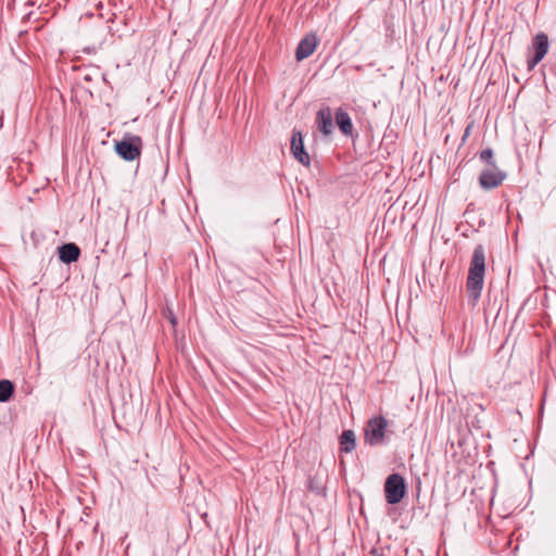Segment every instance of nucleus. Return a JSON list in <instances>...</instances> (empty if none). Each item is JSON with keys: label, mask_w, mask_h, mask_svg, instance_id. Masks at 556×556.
<instances>
[{"label": "nucleus", "mask_w": 556, "mask_h": 556, "mask_svg": "<svg viewBox=\"0 0 556 556\" xmlns=\"http://www.w3.org/2000/svg\"><path fill=\"white\" fill-rule=\"evenodd\" d=\"M485 275V248L478 244L471 255L468 276L466 279V292L469 302L476 306L483 289Z\"/></svg>", "instance_id": "nucleus-1"}, {"label": "nucleus", "mask_w": 556, "mask_h": 556, "mask_svg": "<svg viewBox=\"0 0 556 556\" xmlns=\"http://www.w3.org/2000/svg\"><path fill=\"white\" fill-rule=\"evenodd\" d=\"M388 420L378 415L367 420L364 427V442L369 446L384 445L389 441Z\"/></svg>", "instance_id": "nucleus-2"}, {"label": "nucleus", "mask_w": 556, "mask_h": 556, "mask_svg": "<svg viewBox=\"0 0 556 556\" xmlns=\"http://www.w3.org/2000/svg\"><path fill=\"white\" fill-rule=\"evenodd\" d=\"M143 148V141L140 136L125 134L122 140L114 142L115 153L127 162H132L140 157Z\"/></svg>", "instance_id": "nucleus-3"}, {"label": "nucleus", "mask_w": 556, "mask_h": 556, "mask_svg": "<svg viewBox=\"0 0 556 556\" xmlns=\"http://www.w3.org/2000/svg\"><path fill=\"white\" fill-rule=\"evenodd\" d=\"M384 497L390 505H396L407 494V483L404 477L397 472L389 475L384 481Z\"/></svg>", "instance_id": "nucleus-4"}, {"label": "nucleus", "mask_w": 556, "mask_h": 556, "mask_svg": "<svg viewBox=\"0 0 556 556\" xmlns=\"http://www.w3.org/2000/svg\"><path fill=\"white\" fill-rule=\"evenodd\" d=\"M549 48L548 37L545 33H539L532 40L533 56L527 60L528 71H532L547 54Z\"/></svg>", "instance_id": "nucleus-5"}, {"label": "nucleus", "mask_w": 556, "mask_h": 556, "mask_svg": "<svg viewBox=\"0 0 556 556\" xmlns=\"http://www.w3.org/2000/svg\"><path fill=\"white\" fill-rule=\"evenodd\" d=\"M507 174L498 166L485 167L479 176V185L484 190H492L500 187L506 179Z\"/></svg>", "instance_id": "nucleus-6"}, {"label": "nucleus", "mask_w": 556, "mask_h": 556, "mask_svg": "<svg viewBox=\"0 0 556 556\" xmlns=\"http://www.w3.org/2000/svg\"><path fill=\"white\" fill-rule=\"evenodd\" d=\"M290 150L293 157L302 165L308 167L311 157L304 148L303 135L301 130L293 129L291 135Z\"/></svg>", "instance_id": "nucleus-7"}, {"label": "nucleus", "mask_w": 556, "mask_h": 556, "mask_svg": "<svg viewBox=\"0 0 556 556\" xmlns=\"http://www.w3.org/2000/svg\"><path fill=\"white\" fill-rule=\"evenodd\" d=\"M318 45V39L315 34L309 33L302 38L295 50V60L301 62L312 55Z\"/></svg>", "instance_id": "nucleus-8"}, {"label": "nucleus", "mask_w": 556, "mask_h": 556, "mask_svg": "<svg viewBox=\"0 0 556 556\" xmlns=\"http://www.w3.org/2000/svg\"><path fill=\"white\" fill-rule=\"evenodd\" d=\"M317 129L324 135L329 136L333 130V121L332 113L329 106L321 108L317 114L315 119Z\"/></svg>", "instance_id": "nucleus-9"}, {"label": "nucleus", "mask_w": 556, "mask_h": 556, "mask_svg": "<svg viewBox=\"0 0 556 556\" xmlns=\"http://www.w3.org/2000/svg\"><path fill=\"white\" fill-rule=\"evenodd\" d=\"M80 248L74 242L63 243L58 248L59 260L64 264H72L79 260Z\"/></svg>", "instance_id": "nucleus-10"}, {"label": "nucleus", "mask_w": 556, "mask_h": 556, "mask_svg": "<svg viewBox=\"0 0 556 556\" xmlns=\"http://www.w3.org/2000/svg\"><path fill=\"white\" fill-rule=\"evenodd\" d=\"M336 124L339 127L340 131L344 136H352L353 135V124L352 119L346 111H344L342 108H339L336 113Z\"/></svg>", "instance_id": "nucleus-11"}, {"label": "nucleus", "mask_w": 556, "mask_h": 556, "mask_svg": "<svg viewBox=\"0 0 556 556\" xmlns=\"http://www.w3.org/2000/svg\"><path fill=\"white\" fill-rule=\"evenodd\" d=\"M356 447V437L353 430H344L340 435V451L351 453Z\"/></svg>", "instance_id": "nucleus-12"}, {"label": "nucleus", "mask_w": 556, "mask_h": 556, "mask_svg": "<svg viewBox=\"0 0 556 556\" xmlns=\"http://www.w3.org/2000/svg\"><path fill=\"white\" fill-rule=\"evenodd\" d=\"M14 393V383L10 380H0V402L5 403L10 401Z\"/></svg>", "instance_id": "nucleus-13"}, {"label": "nucleus", "mask_w": 556, "mask_h": 556, "mask_svg": "<svg viewBox=\"0 0 556 556\" xmlns=\"http://www.w3.org/2000/svg\"><path fill=\"white\" fill-rule=\"evenodd\" d=\"M479 160L485 164V167L497 166L494 160V152L491 148H486L479 153Z\"/></svg>", "instance_id": "nucleus-14"}, {"label": "nucleus", "mask_w": 556, "mask_h": 556, "mask_svg": "<svg viewBox=\"0 0 556 556\" xmlns=\"http://www.w3.org/2000/svg\"><path fill=\"white\" fill-rule=\"evenodd\" d=\"M307 488L318 495L325 494V486L318 481L317 477H309Z\"/></svg>", "instance_id": "nucleus-15"}, {"label": "nucleus", "mask_w": 556, "mask_h": 556, "mask_svg": "<svg viewBox=\"0 0 556 556\" xmlns=\"http://www.w3.org/2000/svg\"><path fill=\"white\" fill-rule=\"evenodd\" d=\"M472 127H473V122H471L470 124H468L466 126L463 138H462L463 142H465L466 139L470 136Z\"/></svg>", "instance_id": "nucleus-16"}, {"label": "nucleus", "mask_w": 556, "mask_h": 556, "mask_svg": "<svg viewBox=\"0 0 556 556\" xmlns=\"http://www.w3.org/2000/svg\"><path fill=\"white\" fill-rule=\"evenodd\" d=\"M30 238H31L34 244L36 245L39 241L36 231H31Z\"/></svg>", "instance_id": "nucleus-17"}, {"label": "nucleus", "mask_w": 556, "mask_h": 556, "mask_svg": "<svg viewBox=\"0 0 556 556\" xmlns=\"http://www.w3.org/2000/svg\"><path fill=\"white\" fill-rule=\"evenodd\" d=\"M371 556H386L382 553H379L377 549L371 551Z\"/></svg>", "instance_id": "nucleus-18"}]
</instances>
